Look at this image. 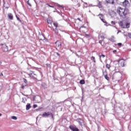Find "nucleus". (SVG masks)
I'll return each instance as SVG.
<instances>
[{"mask_svg":"<svg viewBox=\"0 0 131 131\" xmlns=\"http://www.w3.org/2000/svg\"><path fill=\"white\" fill-rule=\"evenodd\" d=\"M117 13L121 18H125L129 14V10L127 8L118 7L117 9Z\"/></svg>","mask_w":131,"mask_h":131,"instance_id":"nucleus-1","label":"nucleus"},{"mask_svg":"<svg viewBox=\"0 0 131 131\" xmlns=\"http://www.w3.org/2000/svg\"><path fill=\"white\" fill-rule=\"evenodd\" d=\"M119 24L122 28H129L130 24L125 20L120 21Z\"/></svg>","mask_w":131,"mask_h":131,"instance_id":"nucleus-2","label":"nucleus"},{"mask_svg":"<svg viewBox=\"0 0 131 131\" xmlns=\"http://www.w3.org/2000/svg\"><path fill=\"white\" fill-rule=\"evenodd\" d=\"M118 62H119V64L120 65L121 67H125V65H126L125 60L124 59H119Z\"/></svg>","mask_w":131,"mask_h":131,"instance_id":"nucleus-3","label":"nucleus"},{"mask_svg":"<svg viewBox=\"0 0 131 131\" xmlns=\"http://www.w3.org/2000/svg\"><path fill=\"white\" fill-rule=\"evenodd\" d=\"M2 51L3 52H8L9 51V48L6 44H2Z\"/></svg>","mask_w":131,"mask_h":131,"instance_id":"nucleus-4","label":"nucleus"},{"mask_svg":"<svg viewBox=\"0 0 131 131\" xmlns=\"http://www.w3.org/2000/svg\"><path fill=\"white\" fill-rule=\"evenodd\" d=\"M69 128H70V130L72 131H79V129L76 127V126L70 125L69 126Z\"/></svg>","mask_w":131,"mask_h":131,"instance_id":"nucleus-5","label":"nucleus"},{"mask_svg":"<svg viewBox=\"0 0 131 131\" xmlns=\"http://www.w3.org/2000/svg\"><path fill=\"white\" fill-rule=\"evenodd\" d=\"M128 5H129V2H128V0H125L123 3H122V6L124 8H126Z\"/></svg>","mask_w":131,"mask_h":131,"instance_id":"nucleus-6","label":"nucleus"},{"mask_svg":"<svg viewBox=\"0 0 131 131\" xmlns=\"http://www.w3.org/2000/svg\"><path fill=\"white\" fill-rule=\"evenodd\" d=\"M98 16H101L102 18H101V21H102V22H103V23H105L104 25H107V21H106L103 18V17H104V15L101 13H100L98 15Z\"/></svg>","mask_w":131,"mask_h":131,"instance_id":"nucleus-7","label":"nucleus"},{"mask_svg":"<svg viewBox=\"0 0 131 131\" xmlns=\"http://www.w3.org/2000/svg\"><path fill=\"white\" fill-rule=\"evenodd\" d=\"M46 37H45V36H43V35L42 34H39V36H38V39L40 40H45Z\"/></svg>","mask_w":131,"mask_h":131,"instance_id":"nucleus-8","label":"nucleus"},{"mask_svg":"<svg viewBox=\"0 0 131 131\" xmlns=\"http://www.w3.org/2000/svg\"><path fill=\"white\" fill-rule=\"evenodd\" d=\"M106 4H111V5H114V0H105Z\"/></svg>","mask_w":131,"mask_h":131,"instance_id":"nucleus-9","label":"nucleus"},{"mask_svg":"<svg viewBox=\"0 0 131 131\" xmlns=\"http://www.w3.org/2000/svg\"><path fill=\"white\" fill-rule=\"evenodd\" d=\"M56 45V47H57V48H61V46H62V43H61V42L59 41H57L55 42Z\"/></svg>","mask_w":131,"mask_h":131,"instance_id":"nucleus-10","label":"nucleus"},{"mask_svg":"<svg viewBox=\"0 0 131 131\" xmlns=\"http://www.w3.org/2000/svg\"><path fill=\"white\" fill-rule=\"evenodd\" d=\"M42 117H49L50 116V113H44L42 115Z\"/></svg>","mask_w":131,"mask_h":131,"instance_id":"nucleus-11","label":"nucleus"},{"mask_svg":"<svg viewBox=\"0 0 131 131\" xmlns=\"http://www.w3.org/2000/svg\"><path fill=\"white\" fill-rule=\"evenodd\" d=\"M8 17L10 20H13L14 17L13 16V14L12 13H8Z\"/></svg>","mask_w":131,"mask_h":131,"instance_id":"nucleus-12","label":"nucleus"},{"mask_svg":"<svg viewBox=\"0 0 131 131\" xmlns=\"http://www.w3.org/2000/svg\"><path fill=\"white\" fill-rule=\"evenodd\" d=\"M97 7H98V8H99V9H101V8H102L103 6H102V2L98 1Z\"/></svg>","mask_w":131,"mask_h":131,"instance_id":"nucleus-13","label":"nucleus"},{"mask_svg":"<svg viewBox=\"0 0 131 131\" xmlns=\"http://www.w3.org/2000/svg\"><path fill=\"white\" fill-rule=\"evenodd\" d=\"M31 108V106H30V103H28L27 105H26V110H29Z\"/></svg>","mask_w":131,"mask_h":131,"instance_id":"nucleus-14","label":"nucleus"},{"mask_svg":"<svg viewBox=\"0 0 131 131\" xmlns=\"http://www.w3.org/2000/svg\"><path fill=\"white\" fill-rule=\"evenodd\" d=\"M76 121H77V122H78L79 124H80V125H82V124H81V120L80 119H77L76 120Z\"/></svg>","mask_w":131,"mask_h":131,"instance_id":"nucleus-15","label":"nucleus"},{"mask_svg":"<svg viewBox=\"0 0 131 131\" xmlns=\"http://www.w3.org/2000/svg\"><path fill=\"white\" fill-rule=\"evenodd\" d=\"M80 84H84V83H85V81H84V80H81L80 81Z\"/></svg>","mask_w":131,"mask_h":131,"instance_id":"nucleus-16","label":"nucleus"},{"mask_svg":"<svg viewBox=\"0 0 131 131\" xmlns=\"http://www.w3.org/2000/svg\"><path fill=\"white\" fill-rule=\"evenodd\" d=\"M26 101H27V99H26V98H22V103H25V102H26Z\"/></svg>","mask_w":131,"mask_h":131,"instance_id":"nucleus-17","label":"nucleus"},{"mask_svg":"<svg viewBox=\"0 0 131 131\" xmlns=\"http://www.w3.org/2000/svg\"><path fill=\"white\" fill-rule=\"evenodd\" d=\"M54 31L56 33V34H58V32H59V31H58V29H57V28H56L54 30Z\"/></svg>","mask_w":131,"mask_h":131,"instance_id":"nucleus-18","label":"nucleus"},{"mask_svg":"<svg viewBox=\"0 0 131 131\" xmlns=\"http://www.w3.org/2000/svg\"><path fill=\"white\" fill-rule=\"evenodd\" d=\"M103 76H106V75H108V74H107V71H104L103 72Z\"/></svg>","mask_w":131,"mask_h":131,"instance_id":"nucleus-19","label":"nucleus"},{"mask_svg":"<svg viewBox=\"0 0 131 131\" xmlns=\"http://www.w3.org/2000/svg\"><path fill=\"white\" fill-rule=\"evenodd\" d=\"M16 17L17 18L18 21H19L20 23H22V21L21 20V19H20V18H19L18 16L16 15Z\"/></svg>","mask_w":131,"mask_h":131,"instance_id":"nucleus-20","label":"nucleus"},{"mask_svg":"<svg viewBox=\"0 0 131 131\" xmlns=\"http://www.w3.org/2000/svg\"><path fill=\"white\" fill-rule=\"evenodd\" d=\"M47 23H48V24H52V20L49 19H47Z\"/></svg>","mask_w":131,"mask_h":131,"instance_id":"nucleus-21","label":"nucleus"},{"mask_svg":"<svg viewBox=\"0 0 131 131\" xmlns=\"http://www.w3.org/2000/svg\"><path fill=\"white\" fill-rule=\"evenodd\" d=\"M11 119H13L14 120H17V117L16 116H12Z\"/></svg>","mask_w":131,"mask_h":131,"instance_id":"nucleus-22","label":"nucleus"},{"mask_svg":"<svg viewBox=\"0 0 131 131\" xmlns=\"http://www.w3.org/2000/svg\"><path fill=\"white\" fill-rule=\"evenodd\" d=\"M104 77L105 78V79H106V80H109V77H108V75L104 76Z\"/></svg>","mask_w":131,"mask_h":131,"instance_id":"nucleus-23","label":"nucleus"},{"mask_svg":"<svg viewBox=\"0 0 131 131\" xmlns=\"http://www.w3.org/2000/svg\"><path fill=\"white\" fill-rule=\"evenodd\" d=\"M54 26H55V27H56V28H57V27H58V24L57 23H55L53 24Z\"/></svg>","mask_w":131,"mask_h":131,"instance_id":"nucleus-24","label":"nucleus"},{"mask_svg":"<svg viewBox=\"0 0 131 131\" xmlns=\"http://www.w3.org/2000/svg\"><path fill=\"white\" fill-rule=\"evenodd\" d=\"M91 59H92V61H93L94 62V63H96V60H95V57L92 56Z\"/></svg>","mask_w":131,"mask_h":131,"instance_id":"nucleus-25","label":"nucleus"},{"mask_svg":"<svg viewBox=\"0 0 131 131\" xmlns=\"http://www.w3.org/2000/svg\"><path fill=\"white\" fill-rule=\"evenodd\" d=\"M106 68H107V69H110V64H106Z\"/></svg>","mask_w":131,"mask_h":131,"instance_id":"nucleus-26","label":"nucleus"},{"mask_svg":"<svg viewBox=\"0 0 131 131\" xmlns=\"http://www.w3.org/2000/svg\"><path fill=\"white\" fill-rule=\"evenodd\" d=\"M57 6L59 8H62V9H64V7L63 6L60 5H57Z\"/></svg>","mask_w":131,"mask_h":131,"instance_id":"nucleus-27","label":"nucleus"},{"mask_svg":"<svg viewBox=\"0 0 131 131\" xmlns=\"http://www.w3.org/2000/svg\"><path fill=\"white\" fill-rule=\"evenodd\" d=\"M24 81L25 83H27V80L25 78H24Z\"/></svg>","mask_w":131,"mask_h":131,"instance_id":"nucleus-28","label":"nucleus"},{"mask_svg":"<svg viewBox=\"0 0 131 131\" xmlns=\"http://www.w3.org/2000/svg\"><path fill=\"white\" fill-rule=\"evenodd\" d=\"M27 4H28V5H29V6L30 7H31V4H30L29 3V0H28V1H27Z\"/></svg>","mask_w":131,"mask_h":131,"instance_id":"nucleus-29","label":"nucleus"},{"mask_svg":"<svg viewBox=\"0 0 131 131\" xmlns=\"http://www.w3.org/2000/svg\"><path fill=\"white\" fill-rule=\"evenodd\" d=\"M100 58H105V55H103L102 54L100 56Z\"/></svg>","mask_w":131,"mask_h":131,"instance_id":"nucleus-30","label":"nucleus"},{"mask_svg":"<svg viewBox=\"0 0 131 131\" xmlns=\"http://www.w3.org/2000/svg\"><path fill=\"white\" fill-rule=\"evenodd\" d=\"M128 37H129L130 38H131V33H129L128 34Z\"/></svg>","mask_w":131,"mask_h":131,"instance_id":"nucleus-31","label":"nucleus"},{"mask_svg":"<svg viewBox=\"0 0 131 131\" xmlns=\"http://www.w3.org/2000/svg\"><path fill=\"white\" fill-rule=\"evenodd\" d=\"M33 107L34 108H35L36 107H37V105L36 104H34Z\"/></svg>","mask_w":131,"mask_h":131,"instance_id":"nucleus-32","label":"nucleus"},{"mask_svg":"<svg viewBox=\"0 0 131 131\" xmlns=\"http://www.w3.org/2000/svg\"><path fill=\"white\" fill-rule=\"evenodd\" d=\"M111 24H113L114 25H115V21H111Z\"/></svg>","mask_w":131,"mask_h":131,"instance_id":"nucleus-33","label":"nucleus"},{"mask_svg":"<svg viewBox=\"0 0 131 131\" xmlns=\"http://www.w3.org/2000/svg\"><path fill=\"white\" fill-rule=\"evenodd\" d=\"M122 43H118V46H119V47H120V46H122Z\"/></svg>","mask_w":131,"mask_h":131,"instance_id":"nucleus-34","label":"nucleus"},{"mask_svg":"<svg viewBox=\"0 0 131 131\" xmlns=\"http://www.w3.org/2000/svg\"><path fill=\"white\" fill-rule=\"evenodd\" d=\"M33 101H36V99H35V96L33 97Z\"/></svg>","mask_w":131,"mask_h":131,"instance_id":"nucleus-35","label":"nucleus"},{"mask_svg":"<svg viewBox=\"0 0 131 131\" xmlns=\"http://www.w3.org/2000/svg\"><path fill=\"white\" fill-rule=\"evenodd\" d=\"M100 37H101V38H102V39H104V38H105L104 37V36H100Z\"/></svg>","mask_w":131,"mask_h":131,"instance_id":"nucleus-36","label":"nucleus"},{"mask_svg":"<svg viewBox=\"0 0 131 131\" xmlns=\"http://www.w3.org/2000/svg\"><path fill=\"white\" fill-rule=\"evenodd\" d=\"M56 54L58 56V57H60V54H59V53L56 52Z\"/></svg>","mask_w":131,"mask_h":131,"instance_id":"nucleus-37","label":"nucleus"},{"mask_svg":"<svg viewBox=\"0 0 131 131\" xmlns=\"http://www.w3.org/2000/svg\"><path fill=\"white\" fill-rule=\"evenodd\" d=\"M47 5H48V6H49V7H50V8H54V6H50L49 4H47Z\"/></svg>","mask_w":131,"mask_h":131,"instance_id":"nucleus-38","label":"nucleus"},{"mask_svg":"<svg viewBox=\"0 0 131 131\" xmlns=\"http://www.w3.org/2000/svg\"><path fill=\"white\" fill-rule=\"evenodd\" d=\"M116 52H117V50H114L113 51V53H116Z\"/></svg>","mask_w":131,"mask_h":131,"instance_id":"nucleus-39","label":"nucleus"},{"mask_svg":"<svg viewBox=\"0 0 131 131\" xmlns=\"http://www.w3.org/2000/svg\"><path fill=\"white\" fill-rule=\"evenodd\" d=\"M4 76V74H3V73H1V74H0V76Z\"/></svg>","mask_w":131,"mask_h":131,"instance_id":"nucleus-40","label":"nucleus"},{"mask_svg":"<svg viewBox=\"0 0 131 131\" xmlns=\"http://www.w3.org/2000/svg\"><path fill=\"white\" fill-rule=\"evenodd\" d=\"M21 89H22L23 90H24V86H21Z\"/></svg>","mask_w":131,"mask_h":131,"instance_id":"nucleus-41","label":"nucleus"},{"mask_svg":"<svg viewBox=\"0 0 131 131\" xmlns=\"http://www.w3.org/2000/svg\"><path fill=\"white\" fill-rule=\"evenodd\" d=\"M99 43H102V40H99Z\"/></svg>","mask_w":131,"mask_h":131,"instance_id":"nucleus-42","label":"nucleus"},{"mask_svg":"<svg viewBox=\"0 0 131 131\" xmlns=\"http://www.w3.org/2000/svg\"><path fill=\"white\" fill-rule=\"evenodd\" d=\"M129 130L131 131V127L129 126Z\"/></svg>","mask_w":131,"mask_h":131,"instance_id":"nucleus-43","label":"nucleus"},{"mask_svg":"<svg viewBox=\"0 0 131 131\" xmlns=\"http://www.w3.org/2000/svg\"><path fill=\"white\" fill-rule=\"evenodd\" d=\"M24 96H26V97H28V95H25L24 94Z\"/></svg>","mask_w":131,"mask_h":131,"instance_id":"nucleus-44","label":"nucleus"},{"mask_svg":"<svg viewBox=\"0 0 131 131\" xmlns=\"http://www.w3.org/2000/svg\"><path fill=\"white\" fill-rule=\"evenodd\" d=\"M77 19L80 20V18H78Z\"/></svg>","mask_w":131,"mask_h":131,"instance_id":"nucleus-45","label":"nucleus"},{"mask_svg":"<svg viewBox=\"0 0 131 131\" xmlns=\"http://www.w3.org/2000/svg\"><path fill=\"white\" fill-rule=\"evenodd\" d=\"M99 18L101 19V18H102V16H100Z\"/></svg>","mask_w":131,"mask_h":131,"instance_id":"nucleus-46","label":"nucleus"},{"mask_svg":"<svg viewBox=\"0 0 131 131\" xmlns=\"http://www.w3.org/2000/svg\"><path fill=\"white\" fill-rule=\"evenodd\" d=\"M38 99H40V97H38Z\"/></svg>","mask_w":131,"mask_h":131,"instance_id":"nucleus-47","label":"nucleus"},{"mask_svg":"<svg viewBox=\"0 0 131 131\" xmlns=\"http://www.w3.org/2000/svg\"><path fill=\"white\" fill-rule=\"evenodd\" d=\"M41 85H42V86H43V84H42Z\"/></svg>","mask_w":131,"mask_h":131,"instance_id":"nucleus-48","label":"nucleus"},{"mask_svg":"<svg viewBox=\"0 0 131 131\" xmlns=\"http://www.w3.org/2000/svg\"><path fill=\"white\" fill-rule=\"evenodd\" d=\"M1 64H2V62L0 61V65H1Z\"/></svg>","mask_w":131,"mask_h":131,"instance_id":"nucleus-49","label":"nucleus"},{"mask_svg":"<svg viewBox=\"0 0 131 131\" xmlns=\"http://www.w3.org/2000/svg\"><path fill=\"white\" fill-rule=\"evenodd\" d=\"M0 116H2V114H0Z\"/></svg>","mask_w":131,"mask_h":131,"instance_id":"nucleus-50","label":"nucleus"},{"mask_svg":"<svg viewBox=\"0 0 131 131\" xmlns=\"http://www.w3.org/2000/svg\"><path fill=\"white\" fill-rule=\"evenodd\" d=\"M35 3H36V2L35 1Z\"/></svg>","mask_w":131,"mask_h":131,"instance_id":"nucleus-51","label":"nucleus"}]
</instances>
